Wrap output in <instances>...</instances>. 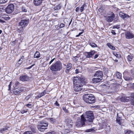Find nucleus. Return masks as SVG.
I'll use <instances>...</instances> for the list:
<instances>
[{"mask_svg": "<svg viewBox=\"0 0 134 134\" xmlns=\"http://www.w3.org/2000/svg\"><path fill=\"white\" fill-rule=\"evenodd\" d=\"M20 80L23 82L27 81L29 80V77L26 75H23L20 76L19 77Z\"/></svg>", "mask_w": 134, "mask_h": 134, "instance_id": "9d476101", "label": "nucleus"}, {"mask_svg": "<svg viewBox=\"0 0 134 134\" xmlns=\"http://www.w3.org/2000/svg\"><path fill=\"white\" fill-rule=\"evenodd\" d=\"M11 85L9 84L8 85V91H10L11 90Z\"/></svg>", "mask_w": 134, "mask_h": 134, "instance_id": "bf43d9fd", "label": "nucleus"}, {"mask_svg": "<svg viewBox=\"0 0 134 134\" xmlns=\"http://www.w3.org/2000/svg\"><path fill=\"white\" fill-rule=\"evenodd\" d=\"M107 45L111 49L113 50H115V48L114 46L111 45V43H108L107 44Z\"/></svg>", "mask_w": 134, "mask_h": 134, "instance_id": "c85d7f7f", "label": "nucleus"}, {"mask_svg": "<svg viewBox=\"0 0 134 134\" xmlns=\"http://www.w3.org/2000/svg\"><path fill=\"white\" fill-rule=\"evenodd\" d=\"M28 110V109H26L25 108V107H24L23 109L21 110V111L20 112L22 114H24V113H26Z\"/></svg>", "mask_w": 134, "mask_h": 134, "instance_id": "393cba45", "label": "nucleus"}, {"mask_svg": "<svg viewBox=\"0 0 134 134\" xmlns=\"http://www.w3.org/2000/svg\"><path fill=\"white\" fill-rule=\"evenodd\" d=\"M85 117L86 121L89 122H92L94 118V113L91 111H87L85 113Z\"/></svg>", "mask_w": 134, "mask_h": 134, "instance_id": "39448f33", "label": "nucleus"}, {"mask_svg": "<svg viewBox=\"0 0 134 134\" xmlns=\"http://www.w3.org/2000/svg\"><path fill=\"white\" fill-rule=\"evenodd\" d=\"M116 76L117 78L119 79H121V74L118 71H117V72H116Z\"/></svg>", "mask_w": 134, "mask_h": 134, "instance_id": "cd10ccee", "label": "nucleus"}, {"mask_svg": "<svg viewBox=\"0 0 134 134\" xmlns=\"http://www.w3.org/2000/svg\"><path fill=\"white\" fill-rule=\"evenodd\" d=\"M63 109L64 112L66 113H68V109H66V107H63Z\"/></svg>", "mask_w": 134, "mask_h": 134, "instance_id": "37998d69", "label": "nucleus"}, {"mask_svg": "<svg viewBox=\"0 0 134 134\" xmlns=\"http://www.w3.org/2000/svg\"><path fill=\"white\" fill-rule=\"evenodd\" d=\"M96 52L94 50H91L90 52H86V57L87 58H89L92 57L93 56L95 53Z\"/></svg>", "mask_w": 134, "mask_h": 134, "instance_id": "1a4fd4ad", "label": "nucleus"}, {"mask_svg": "<svg viewBox=\"0 0 134 134\" xmlns=\"http://www.w3.org/2000/svg\"><path fill=\"white\" fill-rule=\"evenodd\" d=\"M40 57V52L38 51H36L34 57V58H38Z\"/></svg>", "mask_w": 134, "mask_h": 134, "instance_id": "b1692460", "label": "nucleus"}, {"mask_svg": "<svg viewBox=\"0 0 134 134\" xmlns=\"http://www.w3.org/2000/svg\"><path fill=\"white\" fill-rule=\"evenodd\" d=\"M65 25L64 24H63V23H61L60 24V26H58V27H57V28L58 29L57 30H58L60 29V28H62V27H64Z\"/></svg>", "mask_w": 134, "mask_h": 134, "instance_id": "e433bc0d", "label": "nucleus"}, {"mask_svg": "<svg viewBox=\"0 0 134 134\" xmlns=\"http://www.w3.org/2000/svg\"><path fill=\"white\" fill-rule=\"evenodd\" d=\"M41 124L37 126V128L39 131H43L45 129H47L48 125V122H44L41 121Z\"/></svg>", "mask_w": 134, "mask_h": 134, "instance_id": "423d86ee", "label": "nucleus"}, {"mask_svg": "<svg viewBox=\"0 0 134 134\" xmlns=\"http://www.w3.org/2000/svg\"><path fill=\"white\" fill-rule=\"evenodd\" d=\"M46 93V91L44 90L42 92L39 93V94L36 97V98H38L42 97Z\"/></svg>", "mask_w": 134, "mask_h": 134, "instance_id": "6ab92c4d", "label": "nucleus"}, {"mask_svg": "<svg viewBox=\"0 0 134 134\" xmlns=\"http://www.w3.org/2000/svg\"><path fill=\"white\" fill-rule=\"evenodd\" d=\"M125 36L127 39H130L134 37V35L129 31H127L125 33Z\"/></svg>", "mask_w": 134, "mask_h": 134, "instance_id": "6e6552de", "label": "nucleus"}, {"mask_svg": "<svg viewBox=\"0 0 134 134\" xmlns=\"http://www.w3.org/2000/svg\"><path fill=\"white\" fill-rule=\"evenodd\" d=\"M74 90L76 92L81 91L85 83L83 80L79 77H74L73 79Z\"/></svg>", "mask_w": 134, "mask_h": 134, "instance_id": "f257e3e1", "label": "nucleus"}, {"mask_svg": "<svg viewBox=\"0 0 134 134\" xmlns=\"http://www.w3.org/2000/svg\"><path fill=\"white\" fill-rule=\"evenodd\" d=\"M29 19L22 20L20 21L18 24V26H20V27L17 29L18 32L21 33L23 31V28L25 27L29 23Z\"/></svg>", "mask_w": 134, "mask_h": 134, "instance_id": "20e7f679", "label": "nucleus"}, {"mask_svg": "<svg viewBox=\"0 0 134 134\" xmlns=\"http://www.w3.org/2000/svg\"><path fill=\"white\" fill-rule=\"evenodd\" d=\"M120 99L122 102H127L129 100V98L125 96H122Z\"/></svg>", "mask_w": 134, "mask_h": 134, "instance_id": "f3484780", "label": "nucleus"}, {"mask_svg": "<svg viewBox=\"0 0 134 134\" xmlns=\"http://www.w3.org/2000/svg\"><path fill=\"white\" fill-rule=\"evenodd\" d=\"M83 99L86 103L92 104L95 103V97L92 94H87L83 96Z\"/></svg>", "mask_w": 134, "mask_h": 134, "instance_id": "7ed1b4c3", "label": "nucleus"}, {"mask_svg": "<svg viewBox=\"0 0 134 134\" xmlns=\"http://www.w3.org/2000/svg\"><path fill=\"white\" fill-rule=\"evenodd\" d=\"M117 117L116 118V121L117 123L120 125H121L122 123V119L121 118L118 116V114H117Z\"/></svg>", "mask_w": 134, "mask_h": 134, "instance_id": "a211bd4d", "label": "nucleus"}, {"mask_svg": "<svg viewBox=\"0 0 134 134\" xmlns=\"http://www.w3.org/2000/svg\"><path fill=\"white\" fill-rule=\"evenodd\" d=\"M130 97L131 98L134 99V93H131Z\"/></svg>", "mask_w": 134, "mask_h": 134, "instance_id": "603ef678", "label": "nucleus"}, {"mask_svg": "<svg viewBox=\"0 0 134 134\" xmlns=\"http://www.w3.org/2000/svg\"><path fill=\"white\" fill-rule=\"evenodd\" d=\"M4 9L7 13L10 14L14 11V9Z\"/></svg>", "mask_w": 134, "mask_h": 134, "instance_id": "bb28decb", "label": "nucleus"}, {"mask_svg": "<svg viewBox=\"0 0 134 134\" xmlns=\"http://www.w3.org/2000/svg\"><path fill=\"white\" fill-rule=\"evenodd\" d=\"M20 84V83L18 81H16L15 84V88H16Z\"/></svg>", "mask_w": 134, "mask_h": 134, "instance_id": "c03bdc74", "label": "nucleus"}, {"mask_svg": "<svg viewBox=\"0 0 134 134\" xmlns=\"http://www.w3.org/2000/svg\"><path fill=\"white\" fill-rule=\"evenodd\" d=\"M123 77L125 80L127 81L131 80H132V78L131 77L127 76L125 75H124Z\"/></svg>", "mask_w": 134, "mask_h": 134, "instance_id": "5701e85b", "label": "nucleus"}, {"mask_svg": "<svg viewBox=\"0 0 134 134\" xmlns=\"http://www.w3.org/2000/svg\"><path fill=\"white\" fill-rule=\"evenodd\" d=\"M0 23H5V21H4L0 19Z\"/></svg>", "mask_w": 134, "mask_h": 134, "instance_id": "e2e57ef3", "label": "nucleus"}, {"mask_svg": "<svg viewBox=\"0 0 134 134\" xmlns=\"http://www.w3.org/2000/svg\"><path fill=\"white\" fill-rule=\"evenodd\" d=\"M111 33L114 35H115L116 34V33L115 32V30H112L111 31Z\"/></svg>", "mask_w": 134, "mask_h": 134, "instance_id": "6e6d98bb", "label": "nucleus"}, {"mask_svg": "<svg viewBox=\"0 0 134 134\" xmlns=\"http://www.w3.org/2000/svg\"><path fill=\"white\" fill-rule=\"evenodd\" d=\"M8 0H0V4H4L7 2Z\"/></svg>", "mask_w": 134, "mask_h": 134, "instance_id": "58836bf2", "label": "nucleus"}, {"mask_svg": "<svg viewBox=\"0 0 134 134\" xmlns=\"http://www.w3.org/2000/svg\"><path fill=\"white\" fill-rule=\"evenodd\" d=\"M29 127L33 133H36L37 132V130L36 129L35 125L33 124H31L29 126Z\"/></svg>", "mask_w": 134, "mask_h": 134, "instance_id": "0eeeda50", "label": "nucleus"}, {"mask_svg": "<svg viewBox=\"0 0 134 134\" xmlns=\"http://www.w3.org/2000/svg\"><path fill=\"white\" fill-rule=\"evenodd\" d=\"M30 97L29 96H26L25 98V99H26V100H27L28 99H29Z\"/></svg>", "mask_w": 134, "mask_h": 134, "instance_id": "0e129e2a", "label": "nucleus"}, {"mask_svg": "<svg viewBox=\"0 0 134 134\" xmlns=\"http://www.w3.org/2000/svg\"><path fill=\"white\" fill-rule=\"evenodd\" d=\"M63 68L62 64L60 61H56L55 63L52 64L49 67L50 69L52 71H60Z\"/></svg>", "mask_w": 134, "mask_h": 134, "instance_id": "f03ea898", "label": "nucleus"}, {"mask_svg": "<svg viewBox=\"0 0 134 134\" xmlns=\"http://www.w3.org/2000/svg\"><path fill=\"white\" fill-rule=\"evenodd\" d=\"M84 9H80V10L81 12H82L84 10Z\"/></svg>", "mask_w": 134, "mask_h": 134, "instance_id": "774afa93", "label": "nucleus"}, {"mask_svg": "<svg viewBox=\"0 0 134 134\" xmlns=\"http://www.w3.org/2000/svg\"><path fill=\"white\" fill-rule=\"evenodd\" d=\"M98 56V54H96L94 57V59H95L97 58Z\"/></svg>", "mask_w": 134, "mask_h": 134, "instance_id": "680f3d73", "label": "nucleus"}, {"mask_svg": "<svg viewBox=\"0 0 134 134\" xmlns=\"http://www.w3.org/2000/svg\"><path fill=\"white\" fill-rule=\"evenodd\" d=\"M86 120V119L85 118V116L83 115L81 116V118L80 119L81 123L83 125L85 124V122Z\"/></svg>", "mask_w": 134, "mask_h": 134, "instance_id": "412c9836", "label": "nucleus"}, {"mask_svg": "<svg viewBox=\"0 0 134 134\" xmlns=\"http://www.w3.org/2000/svg\"><path fill=\"white\" fill-rule=\"evenodd\" d=\"M92 80L93 83H97L100 82L102 80V79L99 77L93 78Z\"/></svg>", "mask_w": 134, "mask_h": 134, "instance_id": "4be33fe9", "label": "nucleus"}, {"mask_svg": "<svg viewBox=\"0 0 134 134\" xmlns=\"http://www.w3.org/2000/svg\"><path fill=\"white\" fill-rule=\"evenodd\" d=\"M55 59V58H54L52 59L51 61L49 62V65H50L52 63L54 60Z\"/></svg>", "mask_w": 134, "mask_h": 134, "instance_id": "5fc2aeb1", "label": "nucleus"}, {"mask_svg": "<svg viewBox=\"0 0 134 134\" xmlns=\"http://www.w3.org/2000/svg\"><path fill=\"white\" fill-rule=\"evenodd\" d=\"M22 11L25 12H26L27 11L26 9H22Z\"/></svg>", "mask_w": 134, "mask_h": 134, "instance_id": "69168bd1", "label": "nucleus"}, {"mask_svg": "<svg viewBox=\"0 0 134 134\" xmlns=\"http://www.w3.org/2000/svg\"><path fill=\"white\" fill-rule=\"evenodd\" d=\"M112 28L113 29H115L116 28L118 29H119L120 28V27L118 25H115Z\"/></svg>", "mask_w": 134, "mask_h": 134, "instance_id": "a18cd8bd", "label": "nucleus"}, {"mask_svg": "<svg viewBox=\"0 0 134 134\" xmlns=\"http://www.w3.org/2000/svg\"><path fill=\"white\" fill-rule=\"evenodd\" d=\"M24 59V56H22L21 57V58L20 59H22V60H23V59Z\"/></svg>", "mask_w": 134, "mask_h": 134, "instance_id": "338daca9", "label": "nucleus"}, {"mask_svg": "<svg viewBox=\"0 0 134 134\" xmlns=\"http://www.w3.org/2000/svg\"><path fill=\"white\" fill-rule=\"evenodd\" d=\"M62 6L61 4H59L57 6L56 8H62Z\"/></svg>", "mask_w": 134, "mask_h": 134, "instance_id": "de8ad7c7", "label": "nucleus"}, {"mask_svg": "<svg viewBox=\"0 0 134 134\" xmlns=\"http://www.w3.org/2000/svg\"><path fill=\"white\" fill-rule=\"evenodd\" d=\"M20 61L21 59H19L17 63H16V66L17 67H19L23 62V61L22 60H21V62H20Z\"/></svg>", "mask_w": 134, "mask_h": 134, "instance_id": "a878e982", "label": "nucleus"}, {"mask_svg": "<svg viewBox=\"0 0 134 134\" xmlns=\"http://www.w3.org/2000/svg\"><path fill=\"white\" fill-rule=\"evenodd\" d=\"M2 18L5 20H9L10 19V18L8 15L2 16Z\"/></svg>", "mask_w": 134, "mask_h": 134, "instance_id": "473e14b6", "label": "nucleus"}, {"mask_svg": "<svg viewBox=\"0 0 134 134\" xmlns=\"http://www.w3.org/2000/svg\"><path fill=\"white\" fill-rule=\"evenodd\" d=\"M42 0H34L33 2L35 5H39L42 3Z\"/></svg>", "mask_w": 134, "mask_h": 134, "instance_id": "aec40b11", "label": "nucleus"}, {"mask_svg": "<svg viewBox=\"0 0 134 134\" xmlns=\"http://www.w3.org/2000/svg\"><path fill=\"white\" fill-rule=\"evenodd\" d=\"M25 106L27 107L28 108H32V105L30 104H26L25 105Z\"/></svg>", "mask_w": 134, "mask_h": 134, "instance_id": "79ce46f5", "label": "nucleus"}, {"mask_svg": "<svg viewBox=\"0 0 134 134\" xmlns=\"http://www.w3.org/2000/svg\"><path fill=\"white\" fill-rule=\"evenodd\" d=\"M23 134H34L31 131H27L25 132Z\"/></svg>", "mask_w": 134, "mask_h": 134, "instance_id": "ea45409f", "label": "nucleus"}, {"mask_svg": "<svg viewBox=\"0 0 134 134\" xmlns=\"http://www.w3.org/2000/svg\"><path fill=\"white\" fill-rule=\"evenodd\" d=\"M18 42V40H15L13 41L12 42L11 44L13 46H14L15 44V42Z\"/></svg>", "mask_w": 134, "mask_h": 134, "instance_id": "a19ab883", "label": "nucleus"}, {"mask_svg": "<svg viewBox=\"0 0 134 134\" xmlns=\"http://www.w3.org/2000/svg\"><path fill=\"white\" fill-rule=\"evenodd\" d=\"M112 13L111 16H108L107 18V20L108 22H111L115 17V14L113 12H112Z\"/></svg>", "mask_w": 134, "mask_h": 134, "instance_id": "2eb2a0df", "label": "nucleus"}, {"mask_svg": "<svg viewBox=\"0 0 134 134\" xmlns=\"http://www.w3.org/2000/svg\"><path fill=\"white\" fill-rule=\"evenodd\" d=\"M54 105L56 106H59V104L57 101H56L55 103L54 104Z\"/></svg>", "mask_w": 134, "mask_h": 134, "instance_id": "3c124183", "label": "nucleus"}, {"mask_svg": "<svg viewBox=\"0 0 134 134\" xmlns=\"http://www.w3.org/2000/svg\"><path fill=\"white\" fill-rule=\"evenodd\" d=\"M88 44L93 48H95L98 47L97 45L94 42L91 40L89 39L88 41Z\"/></svg>", "mask_w": 134, "mask_h": 134, "instance_id": "dca6fc26", "label": "nucleus"}, {"mask_svg": "<svg viewBox=\"0 0 134 134\" xmlns=\"http://www.w3.org/2000/svg\"><path fill=\"white\" fill-rule=\"evenodd\" d=\"M87 3L86 2H84L83 4L82 5H81V6L80 7V8H86Z\"/></svg>", "mask_w": 134, "mask_h": 134, "instance_id": "c9c22d12", "label": "nucleus"}, {"mask_svg": "<svg viewBox=\"0 0 134 134\" xmlns=\"http://www.w3.org/2000/svg\"><path fill=\"white\" fill-rule=\"evenodd\" d=\"M103 75V72L102 71L98 70L96 72L94 76H97L98 77H100V79L102 78V77Z\"/></svg>", "mask_w": 134, "mask_h": 134, "instance_id": "ddd939ff", "label": "nucleus"}, {"mask_svg": "<svg viewBox=\"0 0 134 134\" xmlns=\"http://www.w3.org/2000/svg\"><path fill=\"white\" fill-rule=\"evenodd\" d=\"M8 128H9V127L6 126L4 128L1 129L0 130V132H1L2 133V132L4 131H5L6 130H7Z\"/></svg>", "mask_w": 134, "mask_h": 134, "instance_id": "72a5a7b5", "label": "nucleus"}, {"mask_svg": "<svg viewBox=\"0 0 134 134\" xmlns=\"http://www.w3.org/2000/svg\"><path fill=\"white\" fill-rule=\"evenodd\" d=\"M131 105H134V99L131 98Z\"/></svg>", "mask_w": 134, "mask_h": 134, "instance_id": "09e8293b", "label": "nucleus"}, {"mask_svg": "<svg viewBox=\"0 0 134 134\" xmlns=\"http://www.w3.org/2000/svg\"><path fill=\"white\" fill-rule=\"evenodd\" d=\"M72 64L70 63H69L67 64L65 70L66 73L67 74L69 73V71L72 68Z\"/></svg>", "mask_w": 134, "mask_h": 134, "instance_id": "4468645a", "label": "nucleus"}, {"mask_svg": "<svg viewBox=\"0 0 134 134\" xmlns=\"http://www.w3.org/2000/svg\"><path fill=\"white\" fill-rule=\"evenodd\" d=\"M133 58V56L131 54L127 56V60L128 62L131 61Z\"/></svg>", "mask_w": 134, "mask_h": 134, "instance_id": "7c9ffc66", "label": "nucleus"}, {"mask_svg": "<svg viewBox=\"0 0 134 134\" xmlns=\"http://www.w3.org/2000/svg\"><path fill=\"white\" fill-rule=\"evenodd\" d=\"M22 90L20 88H18L15 87H14L13 90V93L15 95H17L19 94L21 92Z\"/></svg>", "mask_w": 134, "mask_h": 134, "instance_id": "f8f14e48", "label": "nucleus"}, {"mask_svg": "<svg viewBox=\"0 0 134 134\" xmlns=\"http://www.w3.org/2000/svg\"><path fill=\"white\" fill-rule=\"evenodd\" d=\"M93 129H87L86 130V132H90L92 131Z\"/></svg>", "mask_w": 134, "mask_h": 134, "instance_id": "8fccbe9b", "label": "nucleus"}, {"mask_svg": "<svg viewBox=\"0 0 134 134\" xmlns=\"http://www.w3.org/2000/svg\"><path fill=\"white\" fill-rule=\"evenodd\" d=\"M6 8H14V6L13 4L10 3Z\"/></svg>", "mask_w": 134, "mask_h": 134, "instance_id": "2f4dec72", "label": "nucleus"}, {"mask_svg": "<svg viewBox=\"0 0 134 134\" xmlns=\"http://www.w3.org/2000/svg\"><path fill=\"white\" fill-rule=\"evenodd\" d=\"M131 87L132 89L134 90V83L131 84Z\"/></svg>", "mask_w": 134, "mask_h": 134, "instance_id": "13d9d810", "label": "nucleus"}, {"mask_svg": "<svg viewBox=\"0 0 134 134\" xmlns=\"http://www.w3.org/2000/svg\"><path fill=\"white\" fill-rule=\"evenodd\" d=\"M35 65V64H33V65L30 66L29 67H28L27 68H26L25 69H30L32 67H33Z\"/></svg>", "mask_w": 134, "mask_h": 134, "instance_id": "864d4df0", "label": "nucleus"}, {"mask_svg": "<svg viewBox=\"0 0 134 134\" xmlns=\"http://www.w3.org/2000/svg\"><path fill=\"white\" fill-rule=\"evenodd\" d=\"M50 120H51V122H52L53 123H54L56 121V119H54L53 118H50Z\"/></svg>", "mask_w": 134, "mask_h": 134, "instance_id": "49530a36", "label": "nucleus"}, {"mask_svg": "<svg viewBox=\"0 0 134 134\" xmlns=\"http://www.w3.org/2000/svg\"><path fill=\"white\" fill-rule=\"evenodd\" d=\"M83 33V32H80L79 34L77 35L76 36V37H79L80 36L81 34H82Z\"/></svg>", "mask_w": 134, "mask_h": 134, "instance_id": "4d7b16f0", "label": "nucleus"}, {"mask_svg": "<svg viewBox=\"0 0 134 134\" xmlns=\"http://www.w3.org/2000/svg\"><path fill=\"white\" fill-rule=\"evenodd\" d=\"M80 56L79 57H78L77 56H76L75 57H73V58H72V59L73 61H74L75 62H76L78 60L77 58H79L80 57Z\"/></svg>", "mask_w": 134, "mask_h": 134, "instance_id": "4c0bfd02", "label": "nucleus"}, {"mask_svg": "<svg viewBox=\"0 0 134 134\" xmlns=\"http://www.w3.org/2000/svg\"><path fill=\"white\" fill-rule=\"evenodd\" d=\"M75 73L76 74H77L79 73V70L77 69H76L75 70Z\"/></svg>", "mask_w": 134, "mask_h": 134, "instance_id": "052dcab7", "label": "nucleus"}, {"mask_svg": "<svg viewBox=\"0 0 134 134\" xmlns=\"http://www.w3.org/2000/svg\"><path fill=\"white\" fill-rule=\"evenodd\" d=\"M119 15L123 19H130V16L127 15L121 12H120L119 13Z\"/></svg>", "mask_w": 134, "mask_h": 134, "instance_id": "9b49d317", "label": "nucleus"}, {"mask_svg": "<svg viewBox=\"0 0 134 134\" xmlns=\"http://www.w3.org/2000/svg\"><path fill=\"white\" fill-rule=\"evenodd\" d=\"M133 132L130 130H126L125 131V134H130L131 133H133Z\"/></svg>", "mask_w": 134, "mask_h": 134, "instance_id": "f704fd0d", "label": "nucleus"}, {"mask_svg": "<svg viewBox=\"0 0 134 134\" xmlns=\"http://www.w3.org/2000/svg\"><path fill=\"white\" fill-rule=\"evenodd\" d=\"M113 54L114 55L118 58H120L121 57V55L118 52H114L113 53Z\"/></svg>", "mask_w": 134, "mask_h": 134, "instance_id": "c756f323", "label": "nucleus"}]
</instances>
